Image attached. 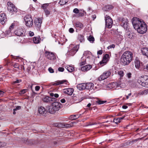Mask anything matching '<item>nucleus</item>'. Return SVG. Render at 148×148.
Returning <instances> with one entry per match:
<instances>
[{
	"instance_id": "13d9d810",
	"label": "nucleus",
	"mask_w": 148,
	"mask_h": 148,
	"mask_svg": "<svg viewBox=\"0 0 148 148\" xmlns=\"http://www.w3.org/2000/svg\"><path fill=\"white\" fill-rule=\"evenodd\" d=\"M21 108V107L19 106H17L14 109V110H16V111L17 110H19Z\"/></svg>"
},
{
	"instance_id": "4d7b16f0",
	"label": "nucleus",
	"mask_w": 148,
	"mask_h": 148,
	"mask_svg": "<svg viewBox=\"0 0 148 148\" xmlns=\"http://www.w3.org/2000/svg\"><path fill=\"white\" fill-rule=\"evenodd\" d=\"M40 87L39 86H37L35 87V90L36 91H38L40 89Z\"/></svg>"
},
{
	"instance_id": "8fccbe9b",
	"label": "nucleus",
	"mask_w": 148,
	"mask_h": 148,
	"mask_svg": "<svg viewBox=\"0 0 148 148\" xmlns=\"http://www.w3.org/2000/svg\"><path fill=\"white\" fill-rule=\"evenodd\" d=\"M14 26H15L14 24L13 23H12V24L10 26L9 29L10 30L12 29H13Z\"/></svg>"
},
{
	"instance_id": "0eeeda50",
	"label": "nucleus",
	"mask_w": 148,
	"mask_h": 148,
	"mask_svg": "<svg viewBox=\"0 0 148 148\" xmlns=\"http://www.w3.org/2000/svg\"><path fill=\"white\" fill-rule=\"evenodd\" d=\"M79 48V46L77 45L72 47L71 50H68L66 54L67 55L73 56L78 51Z\"/></svg>"
},
{
	"instance_id": "e2e57ef3",
	"label": "nucleus",
	"mask_w": 148,
	"mask_h": 148,
	"mask_svg": "<svg viewBox=\"0 0 148 148\" xmlns=\"http://www.w3.org/2000/svg\"><path fill=\"white\" fill-rule=\"evenodd\" d=\"M127 37L129 38H132V37H131L130 36V32H127Z\"/></svg>"
},
{
	"instance_id": "864d4df0",
	"label": "nucleus",
	"mask_w": 148,
	"mask_h": 148,
	"mask_svg": "<svg viewBox=\"0 0 148 148\" xmlns=\"http://www.w3.org/2000/svg\"><path fill=\"white\" fill-rule=\"evenodd\" d=\"M26 89H23L20 92V94H23L26 92Z\"/></svg>"
},
{
	"instance_id": "5fc2aeb1",
	"label": "nucleus",
	"mask_w": 148,
	"mask_h": 148,
	"mask_svg": "<svg viewBox=\"0 0 148 148\" xmlns=\"http://www.w3.org/2000/svg\"><path fill=\"white\" fill-rule=\"evenodd\" d=\"M64 69L62 67H59L58 68V70L59 71L63 72L64 71Z\"/></svg>"
},
{
	"instance_id": "f704fd0d",
	"label": "nucleus",
	"mask_w": 148,
	"mask_h": 148,
	"mask_svg": "<svg viewBox=\"0 0 148 148\" xmlns=\"http://www.w3.org/2000/svg\"><path fill=\"white\" fill-rule=\"evenodd\" d=\"M148 93L147 90H145L143 91L140 92L138 94V95H146Z\"/></svg>"
},
{
	"instance_id": "e433bc0d",
	"label": "nucleus",
	"mask_w": 148,
	"mask_h": 148,
	"mask_svg": "<svg viewBox=\"0 0 148 148\" xmlns=\"http://www.w3.org/2000/svg\"><path fill=\"white\" fill-rule=\"evenodd\" d=\"M67 2V0H60L59 2V3L61 5H63L66 4Z\"/></svg>"
},
{
	"instance_id": "bb28decb",
	"label": "nucleus",
	"mask_w": 148,
	"mask_h": 148,
	"mask_svg": "<svg viewBox=\"0 0 148 148\" xmlns=\"http://www.w3.org/2000/svg\"><path fill=\"white\" fill-rule=\"evenodd\" d=\"M53 99H55L53 98H51L47 96L44 97L43 99L42 100L44 102L48 103L50 102V101H52Z\"/></svg>"
},
{
	"instance_id": "79ce46f5",
	"label": "nucleus",
	"mask_w": 148,
	"mask_h": 148,
	"mask_svg": "<svg viewBox=\"0 0 148 148\" xmlns=\"http://www.w3.org/2000/svg\"><path fill=\"white\" fill-rule=\"evenodd\" d=\"M71 127V125L70 124L67 123H63L62 125V127Z\"/></svg>"
},
{
	"instance_id": "423d86ee",
	"label": "nucleus",
	"mask_w": 148,
	"mask_h": 148,
	"mask_svg": "<svg viewBox=\"0 0 148 148\" xmlns=\"http://www.w3.org/2000/svg\"><path fill=\"white\" fill-rule=\"evenodd\" d=\"M25 30L23 27L18 28L15 31V34L18 36H25Z\"/></svg>"
},
{
	"instance_id": "4c0bfd02",
	"label": "nucleus",
	"mask_w": 148,
	"mask_h": 148,
	"mask_svg": "<svg viewBox=\"0 0 148 148\" xmlns=\"http://www.w3.org/2000/svg\"><path fill=\"white\" fill-rule=\"evenodd\" d=\"M66 69L67 71L70 72H72L74 70V68L70 66H67Z\"/></svg>"
},
{
	"instance_id": "ddd939ff",
	"label": "nucleus",
	"mask_w": 148,
	"mask_h": 148,
	"mask_svg": "<svg viewBox=\"0 0 148 148\" xmlns=\"http://www.w3.org/2000/svg\"><path fill=\"white\" fill-rule=\"evenodd\" d=\"M61 105V103L58 102H54L51 104L56 112L58 111L60 109Z\"/></svg>"
},
{
	"instance_id": "6e6552de",
	"label": "nucleus",
	"mask_w": 148,
	"mask_h": 148,
	"mask_svg": "<svg viewBox=\"0 0 148 148\" xmlns=\"http://www.w3.org/2000/svg\"><path fill=\"white\" fill-rule=\"evenodd\" d=\"M111 72L109 70L104 71L98 79L99 81L103 80L109 77L111 75Z\"/></svg>"
},
{
	"instance_id": "bf43d9fd",
	"label": "nucleus",
	"mask_w": 148,
	"mask_h": 148,
	"mask_svg": "<svg viewBox=\"0 0 148 148\" xmlns=\"http://www.w3.org/2000/svg\"><path fill=\"white\" fill-rule=\"evenodd\" d=\"M4 92L0 90V97L3 96V95Z\"/></svg>"
},
{
	"instance_id": "5701e85b",
	"label": "nucleus",
	"mask_w": 148,
	"mask_h": 148,
	"mask_svg": "<svg viewBox=\"0 0 148 148\" xmlns=\"http://www.w3.org/2000/svg\"><path fill=\"white\" fill-rule=\"evenodd\" d=\"M67 82L66 80H58L56 81V83L53 84V86H57L60 84H63L64 83Z\"/></svg>"
},
{
	"instance_id": "2eb2a0df",
	"label": "nucleus",
	"mask_w": 148,
	"mask_h": 148,
	"mask_svg": "<svg viewBox=\"0 0 148 148\" xmlns=\"http://www.w3.org/2000/svg\"><path fill=\"white\" fill-rule=\"evenodd\" d=\"M7 19L6 14L2 13L0 15V21L2 24H4L6 21Z\"/></svg>"
},
{
	"instance_id": "20e7f679",
	"label": "nucleus",
	"mask_w": 148,
	"mask_h": 148,
	"mask_svg": "<svg viewBox=\"0 0 148 148\" xmlns=\"http://www.w3.org/2000/svg\"><path fill=\"white\" fill-rule=\"evenodd\" d=\"M7 9L8 11L12 14L16 13L17 8L15 5L12 2L9 1L7 3Z\"/></svg>"
},
{
	"instance_id": "4468645a",
	"label": "nucleus",
	"mask_w": 148,
	"mask_h": 148,
	"mask_svg": "<svg viewBox=\"0 0 148 148\" xmlns=\"http://www.w3.org/2000/svg\"><path fill=\"white\" fill-rule=\"evenodd\" d=\"M109 58V55L108 54H106L103 57L102 60L100 61L99 63L102 66L104 65V64H106L108 61V58Z\"/></svg>"
},
{
	"instance_id": "9d476101",
	"label": "nucleus",
	"mask_w": 148,
	"mask_h": 148,
	"mask_svg": "<svg viewBox=\"0 0 148 148\" xmlns=\"http://www.w3.org/2000/svg\"><path fill=\"white\" fill-rule=\"evenodd\" d=\"M118 19L119 21L121 22V26L123 27L124 28L127 27L128 24V20L127 18H120Z\"/></svg>"
},
{
	"instance_id": "3c124183",
	"label": "nucleus",
	"mask_w": 148,
	"mask_h": 148,
	"mask_svg": "<svg viewBox=\"0 0 148 148\" xmlns=\"http://www.w3.org/2000/svg\"><path fill=\"white\" fill-rule=\"evenodd\" d=\"M69 31L70 33H72L74 32V30L73 28H71L69 29Z\"/></svg>"
},
{
	"instance_id": "473e14b6",
	"label": "nucleus",
	"mask_w": 148,
	"mask_h": 148,
	"mask_svg": "<svg viewBox=\"0 0 148 148\" xmlns=\"http://www.w3.org/2000/svg\"><path fill=\"white\" fill-rule=\"evenodd\" d=\"M44 12L47 16H48L51 13V11L50 9H47L44 10Z\"/></svg>"
},
{
	"instance_id": "aec40b11",
	"label": "nucleus",
	"mask_w": 148,
	"mask_h": 148,
	"mask_svg": "<svg viewBox=\"0 0 148 148\" xmlns=\"http://www.w3.org/2000/svg\"><path fill=\"white\" fill-rule=\"evenodd\" d=\"M92 67L91 65L90 64L86 65L82 67L81 68V70L83 71H86L90 69Z\"/></svg>"
},
{
	"instance_id": "680f3d73",
	"label": "nucleus",
	"mask_w": 148,
	"mask_h": 148,
	"mask_svg": "<svg viewBox=\"0 0 148 148\" xmlns=\"http://www.w3.org/2000/svg\"><path fill=\"white\" fill-rule=\"evenodd\" d=\"M84 14L82 12H80L78 14V16H84Z\"/></svg>"
},
{
	"instance_id": "09e8293b",
	"label": "nucleus",
	"mask_w": 148,
	"mask_h": 148,
	"mask_svg": "<svg viewBox=\"0 0 148 148\" xmlns=\"http://www.w3.org/2000/svg\"><path fill=\"white\" fill-rule=\"evenodd\" d=\"M6 144L4 142H0V146L3 147L5 146Z\"/></svg>"
},
{
	"instance_id": "603ef678",
	"label": "nucleus",
	"mask_w": 148,
	"mask_h": 148,
	"mask_svg": "<svg viewBox=\"0 0 148 148\" xmlns=\"http://www.w3.org/2000/svg\"><path fill=\"white\" fill-rule=\"evenodd\" d=\"M14 66L15 68H18V69H19V65L17 63L15 64L14 65Z\"/></svg>"
},
{
	"instance_id": "f03ea898",
	"label": "nucleus",
	"mask_w": 148,
	"mask_h": 148,
	"mask_svg": "<svg viewBox=\"0 0 148 148\" xmlns=\"http://www.w3.org/2000/svg\"><path fill=\"white\" fill-rule=\"evenodd\" d=\"M133 57V54L129 51L125 52L121 56V61L124 65H126L130 63L132 61Z\"/></svg>"
},
{
	"instance_id": "a878e982",
	"label": "nucleus",
	"mask_w": 148,
	"mask_h": 148,
	"mask_svg": "<svg viewBox=\"0 0 148 148\" xmlns=\"http://www.w3.org/2000/svg\"><path fill=\"white\" fill-rule=\"evenodd\" d=\"M125 117V116H123L121 117L115 118L113 120V122L116 124H118L121 122V120L124 119Z\"/></svg>"
},
{
	"instance_id": "a19ab883",
	"label": "nucleus",
	"mask_w": 148,
	"mask_h": 148,
	"mask_svg": "<svg viewBox=\"0 0 148 148\" xmlns=\"http://www.w3.org/2000/svg\"><path fill=\"white\" fill-rule=\"evenodd\" d=\"M118 74L121 77H123L124 75V73L123 71H121L118 72Z\"/></svg>"
},
{
	"instance_id": "052dcab7",
	"label": "nucleus",
	"mask_w": 148,
	"mask_h": 148,
	"mask_svg": "<svg viewBox=\"0 0 148 148\" xmlns=\"http://www.w3.org/2000/svg\"><path fill=\"white\" fill-rule=\"evenodd\" d=\"M97 54L101 55L102 53V50H100L97 51Z\"/></svg>"
},
{
	"instance_id": "a18cd8bd",
	"label": "nucleus",
	"mask_w": 148,
	"mask_h": 148,
	"mask_svg": "<svg viewBox=\"0 0 148 148\" xmlns=\"http://www.w3.org/2000/svg\"><path fill=\"white\" fill-rule=\"evenodd\" d=\"M79 10L77 8H75L73 10V12L76 14L79 13Z\"/></svg>"
},
{
	"instance_id": "393cba45",
	"label": "nucleus",
	"mask_w": 148,
	"mask_h": 148,
	"mask_svg": "<svg viewBox=\"0 0 148 148\" xmlns=\"http://www.w3.org/2000/svg\"><path fill=\"white\" fill-rule=\"evenodd\" d=\"M141 51L142 53L144 55L146 56L148 58V49L145 48L143 47Z\"/></svg>"
},
{
	"instance_id": "338daca9",
	"label": "nucleus",
	"mask_w": 148,
	"mask_h": 148,
	"mask_svg": "<svg viewBox=\"0 0 148 148\" xmlns=\"http://www.w3.org/2000/svg\"><path fill=\"white\" fill-rule=\"evenodd\" d=\"M54 96L56 98H58L59 97V95L57 94H54Z\"/></svg>"
},
{
	"instance_id": "a211bd4d",
	"label": "nucleus",
	"mask_w": 148,
	"mask_h": 148,
	"mask_svg": "<svg viewBox=\"0 0 148 148\" xmlns=\"http://www.w3.org/2000/svg\"><path fill=\"white\" fill-rule=\"evenodd\" d=\"M63 92L64 93L68 95H71L73 92L74 90L73 88H68L63 90Z\"/></svg>"
},
{
	"instance_id": "6ab92c4d",
	"label": "nucleus",
	"mask_w": 148,
	"mask_h": 148,
	"mask_svg": "<svg viewBox=\"0 0 148 148\" xmlns=\"http://www.w3.org/2000/svg\"><path fill=\"white\" fill-rule=\"evenodd\" d=\"M47 112V109H45V108L42 106H40L39 108L38 109V112L39 114H45Z\"/></svg>"
},
{
	"instance_id": "f8f14e48",
	"label": "nucleus",
	"mask_w": 148,
	"mask_h": 148,
	"mask_svg": "<svg viewBox=\"0 0 148 148\" xmlns=\"http://www.w3.org/2000/svg\"><path fill=\"white\" fill-rule=\"evenodd\" d=\"M121 84L120 83L117 82H112L108 84V86L110 89H116L120 86Z\"/></svg>"
},
{
	"instance_id": "412c9836",
	"label": "nucleus",
	"mask_w": 148,
	"mask_h": 148,
	"mask_svg": "<svg viewBox=\"0 0 148 148\" xmlns=\"http://www.w3.org/2000/svg\"><path fill=\"white\" fill-rule=\"evenodd\" d=\"M86 84L82 83L78 84L77 85V88L79 90H82L86 89Z\"/></svg>"
},
{
	"instance_id": "2f4dec72",
	"label": "nucleus",
	"mask_w": 148,
	"mask_h": 148,
	"mask_svg": "<svg viewBox=\"0 0 148 148\" xmlns=\"http://www.w3.org/2000/svg\"><path fill=\"white\" fill-rule=\"evenodd\" d=\"M79 117L78 115H72L69 117V119H70L74 120L77 119Z\"/></svg>"
},
{
	"instance_id": "c756f323",
	"label": "nucleus",
	"mask_w": 148,
	"mask_h": 148,
	"mask_svg": "<svg viewBox=\"0 0 148 148\" xmlns=\"http://www.w3.org/2000/svg\"><path fill=\"white\" fill-rule=\"evenodd\" d=\"M78 40L81 42H84V36L81 34H79L78 37Z\"/></svg>"
},
{
	"instance_id": "c03bdc74",
	"label": "nucleus",
	"mask_w": 148,
	"mask_h": 148,
	"mask_svg": "<svg viewBox=\"0 0 148 148\" xmlns=\"http://www.w3.org/2000/svg\"><path fill=\"white\" fill-rule=\"evenodd\" d=\"M115 47V45L114 44H112L108 46L107 47V48L108 49H110L111 48H114Z\"/></svg>"
},
{
	"instance_id": "72a5a7b5",
	"label": "nucleus",
	"mask_w": 148,
	"mask_h": 148,
	"mask_svg": "<svg viewBox=\"0 0 148 148\" xmlns=\"http://www.w3.org/2000/svg\"><path fill=\"white\" fill-rule=\"evenodd\" d=\"M135 66L136 68H138L140 66L139 60H136L135 61Z\"/></svg>"
},
{
	"instance_id": "cd10ccee",
	"label": "nucleus",
	"mask_w": 148,
	"mask_h": 148,
	"mask_svg": "<svg viewBox=\"0 0 148 148\" xmlns=\"http://www.w3.org/2000/svg\"><path fill=\"white\" fill-rule=\"evenodd\" d=\"M86 89L88 90H92L94 87V84L92 83L86 84Z\"/></svg>"
},
{
	"instance_id": "58836bf2",
	"label": "nucleus",
	"mask_w": 148,
	"mask_h": 148,
	"mask_svg": "<svg viewBox=\"0 0 148 148\" xmlns=\"http://www.w3.org/2000/svg\"><path fill=\"white\" fill-rule=\"evenodd\" d=\"M88 39L91 42H93L95 40L94 38L91 35L90 36L88 37Z\"/></svg>"
},
{
	"instance_id": "f3484780",
	"label": "nucleus",
	"mask_w": 148,
	"mask_h": 148,
	"mask_svg": "<svg viewBox=\"0 0 148 148\" xmlns=\"http://www.w3.org/2000/svg\"><path fill=\"white\" fill-rule=\"evenodd\" d=\"M46 108L47 112L51 114H53L56 112L55 110L54 109L51 105V106H47Z\"/></svg>"
},
{
	"instance_id": "7ed1b4c3",
	"label": "nucleus",
	"mask_w": 148,
	"mask_h": 148,
	"mask_svg": "<svg viewBox=\"0 0 148 148\" xmlns=\"http://www.w3.org/2000/svg\"><path fill=\"white\" fill-rule=\"evenodd\" d=\"M138 82L142 86L148 88V77L143 76L139 77L137 80Z\"/></svg>"
},
{
	"instance_id": "39448f33",
	"label": "nucleus",
	"mask_w": 148,
	"mask_h": 148,
	"mask_svg": "<svg viewBox=\"0 0 148 148\" xmlns=\"http://www.w3.org/2000/svg\"><path fill=\"white\" fill-rule=\"evenodd\" d=\"M26 26L29 27L32 26L33 24V20L31 16L27 15L24 18Z\"/></svg>"
},
{
	"instance_id": "774afa93",
	"label": "nucleus",
	"mask_w": 148,
	"mask_h": 148,
	"mask_svg": "<svg viewBox=\"0 0 148 148\" xmlns=\"http://www.w3.org/2000/svg\"><path fill=\"white\" fill-rule=\"evenodd\" d=\"M131 95V93H129V94H128V95L126 96V99H128L129 98V97Z\"/></svg>"
},
{
	"instance_id": "37998d69",
	"label": "nucleus",
	"mask_w": 148,
	"mask_h": 148,
	"mask_svg": "<svg viewBox=\"0 0 148 148\" xmlns=\"http://www.w3.org/2000/svg\"><path fill=\"white\" fill-rule=\"evenodd\" d=\"M5 33L6 34L9 35V36H10L11 35V30L10 29H9L7 30L6 31Z\"/></svg>"
},
{
	"instance_id": "69168bd1",
	"label": "nucleus",
	"mask_w": 148,
	"mask_h": 148,
	"mask_svg": "<svg viewBox=\"0 0 148 148\" xmlns=\"http://www.w3.org/2000/svg\"><path fill=\"white\" fill-rule=\"evenodd\" d=\"M106 7L107 8H108V9H111L113 8V7L111 5H108Z\"/></svg>"
},
{
	"instance_id": "9b49d317",
	"label": "nucleus",
	"mask_w": 148,
	"mask_h": 148,
	"mask_svg": "<svg viewBox=\"0 0 148 148\" xmlns=\"http://www.w3.org/2000/svg\"><path fill=\"white\" fill-rule=\"evenodd\" d=\"M45 55L47 58L51 60H54L56 59L54 53L52 52L46 51L45 53Z\"/></svg>"
},
{
	"instance_id": "4be33fe9",
	"label": "nucleus",
	"mask_w": 148,
	"mask_h": 148,
	"mask_svg": "<svg viewBox=\"0 0 148 148\" xmlns=\"http://www.w3.org/2000/svg\"><path fill=\"white\" fill-rule=\"evenodd\" d=\"M67 82L66 80H58L56 81V83L53 84V86H57L60 84H63L64 83Z\"/></svg>"
},
{
	"instance_id": "0e129e2a",
	"label": "nucleus",
	"mask_w": 148,
	"mask_h": 148,
	"mask_svg": "<svg viewBox=\"0 0 148 148\" xmlns=\"http://www.w3.org/2000/svg\"><path fill=\"white\" fill-rule=\"evenodd\" d=\"M60 101L61 103H64L66 101L64 99H61L60 100Z\"/></svg>"
},
{
	"instance_id": "1a4fd4ad",
	"label": "nucleus",
	"mask_w": 148,
	"mask_h": 148,
	"mask_svg": "<svg viewBox=\"0 0 148 148\" xmlns=\"http://www.w3.org/2000/svg\"><path fill=\"white\" fill-rule=\"evenodd\" d=\"M106 27L108 28H111L112 25L113 21L112 18L108 15H106L105 18Z\"/></svg>"
},
{
	"instance_id": "c85d7f7f",
	"label": "nucleus",
	"mask_w": 148,
	"mask_h": 148,
	"mask_svg": "<svg viewBox=\"0 0 148 148\" xmlns=\"http://www.w3.org/2000/svg\"><path fill=\"white\" fill-rule=\"evenodd\" d=\"M75 26L79 28H82L83 27V25L79 22H77L75 23Z\"/></svg>"
},
{
	"instance_id": "c9c22d12",
	"label": "nucleus",
	"mask_w": 148,
	"mask_h": 148,
	"mask_svg": "<svg viewBox=\"0 0 148 148\" xmlns=\"http://www.w3.org/2000/svg\"><path fill=\"white\" fill-rule=\"evenodd\" d=\"M49 5V3L44 4L42 6V8L43 10H45L47 9V8Z\"/></svg>"
},
{
	"instance_id": "de8ad7c7",
	"label": "nucleus",
	"mask_w": 148,
	"mask_h": 148,
	"mask_svg": "<svg viewBox=\"0 0 148 148\" xmlns=\"http://www.w3.org/2000/svg\"><path fill=\"white\" fill-rule=\"evenodd\" d=\"M48 71L51 73H53L54 72L53 70L51 67H49V68Z\"/></svg>"
},
{
	"instance_id": "6e6d98bb",
	"label": "nucleus",
	"mask_w": 148,
	"mask_h": 148,
	"mask_svg": "<svg viewBox=\"0 0 148 148\" xmlns=\"http://www.w3.org/2000/svg\"><path fill=\"white\" fill-rule=\"evenodd\" d=\"M29 36H33L34 35V33L33 32H32L31 31H30L29 32Z\"/></svg>"
},
{
	"instance_id": "49530a36",
	"label": "nucleus",
	"mask_w": 148,
	"mask_h": 148,
	"mask_svg": "<svg viewBox=\"0 0 148 148\" xmlns=\"http://www.w3.org/2000/svg\"><path fill=\"white\" fill-rule=\"evenodd\" d=\"M132 73H127L126 74V76L128 78H130L132 76Z\"/></svg>"
},
{
	"instance_id": "b1692460",
	"label": "nucleus",
	"mask_w": 148,
	"mask_h": 148,
	"mask_svg": "<svg viewBox=\"0 0 148 148\" xmlns=\"http://www.w3.org/2000/svg\"><path fill=\"white\" fill-rule=\"evenodd\" d=\"M41 39L40 37L39 36H38L34 37L33 38V40L34 43L38 44L40 42Z\"/></svg>"
},
{
	"instance_id": "dca6fc26",
	"label": "nucleus",
	"mask_w": 148,
	"mask_h": 148,
	"mask_svg": "<svg viewBox=\"0 0 148 148\" xmlns=\"http://www.w3.org/2000/svg\"><path fill=\"white\" fill-rule=\"evenodd\" d=\"M34 23L35 25L38 28H40L41 26L42 23L41 20L39 18H36L34 21Z\"/></svg>"
},
{
	"instance_id": "ea45409f",
	"label": "nucleus",
	"mask_w": 148,
	"mask_h": 148,
	"mask_svg": "<svg viewBox=\"0 0 148 148\" xmlns=\"http://www.w3.org/2000/svg\"><path fill=\"white\" fill-rule=\"evenodd\" d=\"M106 101H101L100 100H98L96 101V103L99 104H101L106 103Z\"/></svg>"
},
{
	"instance_id": "f257e3e1",
	"label": "nucleus",
	"mask_w": 148,
	"mask_h": 148,
	"mask_svg": "<svg viewBox=\"0 0 148 148\" xmlns=\"http://www.w3.org/2000/svg\"><path fill=\"white\" fill-rule=\"evenodd\" d=\"M132 21L134 28L138 33L143 34L147 32V26L143 20L137 17H134Z\"/></svg>"
},
{
	"instance_id": "7c9ffc66",
	"label": "nucleus",
	"mask_w": 148,
	"mask_h": 148,
	"mask_svg": "<svg viewBox=\"0 0 148 148\" xmlns=\"http://www.w3.org/2000/svg\"><path fill=\"white\" fill-rule=\"evenodd\" d=\"M85 58L84 57H82L81 60L82 61L79 63V65L80 66L84 65L86 64V61Z\"/></svg>"
}]
</instances>
